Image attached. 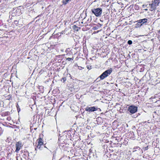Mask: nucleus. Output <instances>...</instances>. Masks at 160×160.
<instances>
[{"instance_id": "1", "label": "nucleus", "mask_w": 160, "mask_h": 160, "mask_svg": "<svg viewBox=\"0 0 160 160\" xmlns=\"http://www.w3.org/2000/svg\"><path fill=\"white\" fill-rule=\"evenodd\" d=\"M112 71V69L111 68L105 71L99 76L101 79H103L104 78L108 77L111 74Z\"/></svg>"}, {"instance_id": "2", "label": "nucleus", "mask_w": 160, "mask_h": 160, "mask_svg": "<svg viewBox=\"0 0 160 160\" xmlns=\"http://www.w3.org/2000/svg\"><path fill=\"white\" fill-rule=\"evenodd\" d=\"M92 11L95 15L98 17H100L102 13V9L101 8H97L92 10Z\"/></svg>"}, {"instance_id": "3", "label": "nucleus", "mask_w": 160, "mask_h": 160, "mask_svg": "<svg viewBox=\"0 0 160 160\" xmlns=\"http://www.w3.org/2000/svg\"><path fill=\"white\" fill-rule=\"evenodd\" d=\"M128 111L132 114L134 113L137 111V107L133 106H131L129 107Z\"/></svg>"}, {"instance_id": "4", "label": "nucleus", "mask_w": 160, "mask_h": 160, "mask_svg": "<svg viewBox=\"0 0 160 160\" xmlns=\"http://www.w3.org/2000/svg\"><path fill=\"white\" fill-rule=\"evenodd\" d=\"M98 108H95V107H87L85 110L86 111L89 112H92L98 110Z\"/></svg>"}, {"instance_id": "5", "label": "nucleus", "mask_w": 160, "mask_h": 160, "mask_svg": "<svg viewBox=\"0 0 160 160\" xmlns=\"http://www.w3.org/2000/svg\"><path fill=\"white\" fill-rule=\"evenodd\" d=\"M16 149L15 151L18 152L22 147V143L20 142H18L16 143Z\"/></svg>"}, {"instance_id": "6", "label": "nucleus", "mask_w": 160, "mask_h": 160, "mask_svg": "<svg viewBox=\"0 0 160 160\" xmlns=\"http://www.w3.org/2000/svg\"><path fill=\"white\" fill-rule=\"evenodd\" d=\"M38 144L41 146L43 144L42 140L41 138H39L38 140Z\"/></svg>"}, {"instance_id": "7", "label": "nucleus", "mask_w": 160, "mask_h": 160, "mask_svg": "<svg viewBox=\"0 0 160 160\" xmlns=\"http://www.w3.org/2000/svg\"><path fill=\"white\" fill-rule=\"evenodd\" d=\"M150 6H151V10L152 11L153 10L155 9L156 8V5L154 3H152L151 4H149Z\"/></svg>"}, {"instance_id": "8", "label": "nucleus", "mask_w": 160, "mask_h": 160, "mask_svg": "<svg viewBox=\"0 0 160 160\" xmlns=\"http://www.w3.org/2000/svg\"><path fill=\"white\" fill-rule=\"evenodd\" d=\"M147 21L148 20L146 18H144L139 20V21L140 22H141L142 24L147 22Z\"/></svg>"}, {"instance_id": "9", "label": "nucleus", "mask_w": 160, "mask_h": 160, "mask_svg": "<svg viewBox=\"0 0 160 160\" xmlns=\"http://www.w3.org/2000/svg\"><path fill=\"white\" fill-rule=\"evenodd\" d=\"M73 28L75 30L77 31H78L79 29H80V28L78 27H77L76 25H74L73 26Z\"/></svg>"}, {"instance_id": "10", "label": "nucleus", "mask_w": 160, "mask_h": 160, "mask_svg": "<svg viewBox=\"0 0 160 160\" xmlns=\"http://www.w3.org/2000/svg\"><path fill=\"white\" fill-rule=\"evenodd\" d=\"M159 1V0H154V1L153 2V3H154L156 5L157 4V5H158L160 2Z\"/></svg>"}, {"instance_id": "11", "label": "nucleus", "mask_w": 160, "mask_h": 160, "mask_svg": "<svg viewBox=\"0 0 160 160\" xmlns=\"http://www.w3.org/2000/svg\"><path fill=\"white\" fill-rule=\"evenodd\" d=\"M142 25V24L139 20V22H138L137 24H136V26L137 27H139V26H141Z\"/></svg>"}, {"instance_id": "12", "label": "nucleus", "mask_w": 160, "mask_h": 160, "mask_svg": "<svg viewBox=\"0 0 160 160\" xmlns=\"http://www.w3.org/2000/svg\"><path fill=\"white\" fill-rule=\"evenodd\" d=\"M70 0H63V3L64 4H66Z\"/></svg>"}, {"instance_id": "13", "label": "nucleus", "mask_w": 160, "mask_h": 160, "mask_svg": "<svg viewBox=\"0 0 160 160\" xmlns=\"http://www.w3.org/2000/svg\"><path fill=\"white\" fill-rule=\"evenodd\" d=\"M9 121L10 122V123L9 122V123L11 125H14V126L15 125L13 124H14L15 123V122H13V121Z\"/></svg>"}, {"instance_id": "14", "label": "nucleus", "mask_w": 160, "mask_h": 160, "mask_svg": "<svg viewBox=\"0 0 160 160\" xmlns=\"http://www.w3.org/2000/svg\"><path fill=\"white\" fill-rule=\"evenodd\" d=\"M128 43L129 44H131L132 43V42L131 40H128Z\"/></svg>"}, {"instance_id": "15", "label": "nucleus", "mask_w": 160, "mask_h": 160, "mask_svg": "<svg viewBox=\"0 0 160 160\" xmlns=\"http://www.w3.org/2000/svg\"><path fill=\"white\" fill-rule=\"evenodd\" d=\"M41 146H40L39 145H38H38L37 146V148H38L39 149H41Z\"/></svg>"}, {"instance_id": "16", "label": "nucleus", "mask_w": 160, "mask_h": 160, "mask_svg": "<svg viewBox=\"0 0 160 160\" xmlns=\"http://www.w3.org/2000/svg\"><path fill=\"white\" fill-rule=\"evenodd\" d=\"M18 112H19V111H20V108H18Z\"/></svg>"}, {"instance_id": "17", "label": "nucleus", "mask_w": 160, "mask_h": 160, "mask_svg": "<svg viewBox=\"0 0 160 160\" xmlns=\"http://www.w3.org/2000/svg\"><path fill=\"white\" fill-rule=\"evenodd\" d=\"M71 59V58H67V60L69 61H70Z\"/></svg>"}, {"instance_id": "18", "label": "nucleus", "mask_w": 160, "mask_h": 160, "mask_svg": "<svg viewBox=\"0 0 160 160\" xmlns=\"http://www.w3.org/2000/svg\"><path fill=\"white\" fill-rule=\"evenodd\" d=\"M149 123V122H142V123Z\"/></svg>"}, {"instance_id": "19", "label": "nucleus", "mask_w": 160, "mask_h": 160, "mask_svg": "<svg viewBox=\"0 0 160 160\" xmlns=\"http://www.w3.org/2000/svg\"><path fill=\"white\" fill-rule=\"evenodd\" d=\"M17 108H18H18H19V107L18 106V104H17Z\"/></svg>"}, {"instance_id": "20", "label": "nucleus", "mask_w": 160, "mask_h": 160, "mask_svg": "<svg viewBox=\"0 0 160 160\" xmlns=\"http://www.w3.org/2000/svg\"><path fill=\"white\" fill-rule=\"evenodd\" d=\"M35 150L36 151L37 150V148H35Z\"/></svg>"}, {"instance_id": "21", "label": "nucleus", "mask_w": 160, "mask_h": 160, "mask_svg": "<svg viewBox=\"0 0 160 160\" xmlns=\"http://www.w3.org/2000/svg\"><path fill=\"white\" fill-rule=\"evenodd\" d=\"M99 32V31H97V32Z\"/></svg>"}, {"instance_id": "22", "label": "nucleus", "mask_w": 160, "mask_h": 160, "mask_svg": "<svg viewBox=\"0 0 160 160\" xmlns=\"http://www.w3.org/2000/svg\"><path fill=\"white\" fill-rule=\"evenodd\" d=\"M100 110H101V109H100V108H98Z\"/></svg>"}, {"instance_id": "23", "label": "nucleus", "mask_w": 160, "mask_h": 160, "mask_svg": "<svg viewBox=\"0 0 160 160\" xmlns=\"http://www.w3.org/2000/svg\"><path fill=\"white\" fill-rule=\"evenodd\" d=\"M159 32H160V31H159Z\"/></svg>"}]
</instances>
